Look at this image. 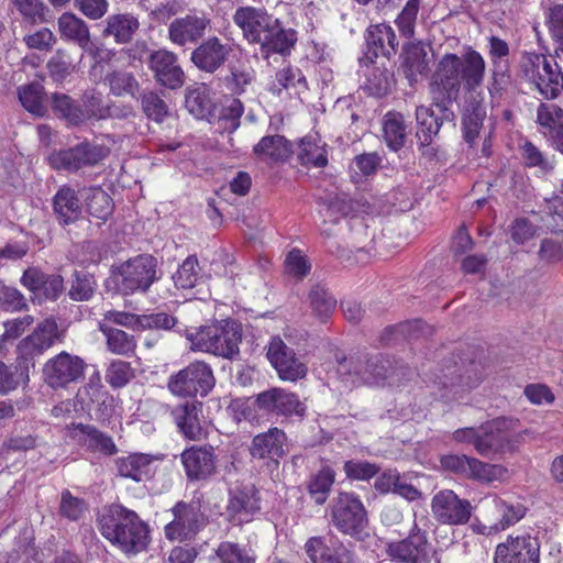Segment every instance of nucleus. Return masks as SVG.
Instances as JSON below:
<instances>
[{"instance_id": "nucleus-1", "label": "nucleus", "mask_w": 563, "mask_h": 563, "mask_svg": "<svg viewBox=\"0 0 563 563\" xmlns=\"http://www.w3.org/2000/svg\"><path fill=\"white\" fill-rule=\"evenodd\" d=\"M457 62L459 55L444 54L432 75L430 95L432 106L439 110L440 114L435 115L433 110L427 106L421 104L416 108L417 137L420 146L423 147V154L433 151L430 145L444 123L454 125L455 114L450 107L457 100L462 85L473 89L479 82L482 69L479 70L478 65L466 59V68L459 71L460 64Z\"/></svg>"}, {"instance_id": "nucleus-2", "label": "nucleus", "mask_w": 563, "mask_h": 563, "mask_svg": "<svg viewBox=\"0 0 563 563\" xmlns=\"http://www.w3.org/2000/svg\"><path fill=\"white\" fill-rule=\"evenodd\" d=\"M234 24L242 31L249 44H256L265 58L271 54L290 55L298 41V32L264 8L239 7L233 14Z\"/></svg>"}, {"instance_id": "nucleus-3", "label": "nucleus", "mask_w": 563, "mask_h": 563, "mask_svg": "<svg viewBox=\"0 0 563 563\" xmlns=\"http://www.w3.org/2000/svg\"><path fill=\"white\" fill-rule=\"evenodd\" d=\"M518 420L500 418L479 428H463L453 433L456 442L473 443L483 456L515 452L523 441L527 431L518 430Z\"/></svg>"}, {"instance_id": "nucleus-4", "label": "nucleus", "mask_w": 563, "mask_h": 563, "mask_svg": "<svg viewBox=\"0 0 563 563\" xmlns=\"http://www.w3.org/2000/svg\"><path fill=\"white\" fill-rule=\"evenodd\" d=\"M101 534L125 553H137L148 543L147 526L139 516L121 505H112L99 517Z\"/></svg>"}, {"instance_id": "nucleus-5", "label": "nucleus", "mask_w": 563, "mask_h": 563, "mask_svg": "<svg viewBox=\"0 0 563 563\" xmlns=\"http://www.w3.org/2000/svg\"><path fill=\"white\" fill-rule=\"evenodd\" d=\"M242 325L235 320H218L201 325L195 331H187L186 339L192 351L210 353L216 356L232 360L240 354Z\"/></svg>"}, {"instance_id": "nucleus-6", "label": "nucleus", "mask_w": 563, "mask_h": 563, "mask_svg": "<svg viewBox=\"0 0 563 563\" xmlns=\"http://www.w3.org/2000/svg\"><path fill=\"white\" fill-rule=\"evenodd\" d=\"M161 278L157 258L140 254L111 267V279L118 292L129 296L146 292Z\"/></svg>"}, {"instance_id": "nucleus-7", "label": "nucleus", "mask_w": 563, "mask_h": 563, "mask_svg": "<svg viewBox=\"0 0 563 563\" xmlns=\"http://www.w3.org/2000/svg\"><path fill=\"white\" fill-rule=\"evenodd\" d=\"M60 340L62 332L58 330V324L53 317L38 322L33 332L22 339L16 346V382L29 383L30 371L35 367V360Z\"/></svg>"}, {"instance_id": "nucleus-8", "label": "nucleus", "mask_w": 563, "mask_h": 563, "mask_svg": "<svg viewBox=\"0 0 563 563\" xmlns=\"http://www.w3.org/2000/svg\"><path fill=\"white\" fill-rule=\"evenodd\" d=\"M522 77L547 100L563 92V71L559 64L543 54L527 53L520 63Z\"/></svg>"}, {"instance_id": "nucleus-9", "label": "nucleus", "mask_w": 563, "mask_h": 563, "mask_svg": "<svg viewBox=\"0 0 563 563\" xmlns=\"http://www.w3.org/2000/svg\"><path fill=\"white\" fill-rule=\"evenodd\" d=\"M466 59L468 62H474L479 68L482 67V75L477 86L473 89H468L465 85H462L466 92L463 114V132L465 141L472 144L478 137L484 120L486 119V107L484 104V96L481 89L485 78L486 62L477 51L468 48L464 54L459 56V70L466 68Z\"/></svg>"}, {"instance_id": "nucleus-10", "label": "nucleus", "mask_w": 563, "mask_h": 563, "mask_svg": "<svg viewBox=\"0 0 563 563\" xmlns=\"http://www.w3.org/2000/svg\"><path fill=\"white\" fill-rule=\"evenodd\" d=\"M332 522L343 533L358 536L367 526V514L360 498L340 493L332 507Z\"/></svg>"}, {"instance_id": "nucleus-11", "label": "nucleus", "mask_w": 563, "mask_h": 563, "mask_svg": "<svg viewBox=\"0 0 563 563\" xmlns=\"http://www.w3.org/2000/svg\"><path fill=\"white\" fill-rule=\"evenodd\" d=\"M540 544L537 538L528 533L509 534L497 544L494 563H539Z\"/></svg>"}, {"instance_id": "nucleus-12", "label": "nucleus", "mask_w": 563, "mask_h": 563, "mask_svg": "<svg viewBox=\"0 0 563 563\" xmlns=\"http://www.w3.org/2000/svg\"><path fill=\"white\" fill-rule=\"evenodd\" d=\"M174 519L165 527V536L170 541L192 539L206 525V517L196 503H178L173 508Z\"/></svg>"}, {"instance_id": "nucleus-13", "label": "nucleus", "mask_w": 563, "mask_h": 563, "mask_svg": "<svg viewBox=\"0 0 563 563\" xmlns=\"http://www.w3.org/2000/svg\"><path fill=\"white\" fill-rule=\"evenodd\" d=\"M387 553L398 562L427 563L431 553V544L426 532L413 520L408 537L401 541L388 543Z\"/></svg>"}, {"instance_id": "nucleus-14", "label": "nucleus", "mask_w": 563, "mask_h": 563, "mask_svg": "<svg viewBox=\"0 0 563 563\" xmlns=\"http://www.w3.org/2000/svg\"><path fill=\"white\" fill-rule=\"evenodd\" d=\"M146 64L159 86L176 90L185 84L186 76L175 53L167 49L153 51Z\"/></svg>"}, {"instance_id": "nucleus-15", "label": "nucleus", "mask_w": 563, "mask_h": 563, "mask_svg": "<svg viewBox=\"0 0 563 563\" xmlns=\"http://www.w3.org/2000/svg\"><path fill=\"white\" fill-rule=\"evenodd\" d=\"M433 517L443 525H464L472 515L470 501L459 498L451 489L438 492L431 500Z\"/></svg>"}, {"instance_id": "nucleus-16", "label": "nucleus", "mask_w": 563, "mask_h": 563, "mask_svg": "<svg viewBox=\"0 0 563 563\" xmlns=\"http://www.w3.org/2000/svg\"><path fill=\"white\" fill-rule=\"evenodd\" d=\"M211 20L205 12H190L168 25V38L178 46L194 45L203 38Z\"/></svg>"}, {"instance_id": "nucleus-17", "label": "nucleus", "mask_w": 563, "mask_h": 563, "mask_svg": "<svg viewBox=\"0 0 563 563\" xmlns=\"http://www.w3.org/2000/svg\"><path fill=\"white\" fill-rule=\"evenodd\" d=\"M233 46L218 36L203 40L191 52L190 60L201 71L214 74L229 60Z\"/></svg>"}, {"instance_id": "nucleus-18", "label": "nucleus", "mask_w": 563, "mask_h": 563, "mask_svg": "<svg viewBox=\"0 0 563 563\" xmlns=\"http://www.w3.org/2000/svg\"><path fill=\"white\" fill-rule=\"evenodd\" d=\"M84 369L85 363L80 357L62 352L46 362L43 374L52 387L64 386L75 383L84 374Z\"/></svg>"}, {"instance_id": "nucleus-19", "label": "nucleus", "mask_w": 563, "mask_h": 563, "mask_svg": "<svg viewBox=\"0 0 563 563\" xmlns=\"http://www.w3.org/2000/svg\"><path fill=\"white\" fill-rule=\"evenodd\" d=\"M180 461L191 481H202L216 472V455L210 445H192L183 451Z\"/></svg>"}, {"instance_id": "nucleus-20", "label": "nucleus", "mask_w": 563, "mask_h": 563, "mask_svg": "<svg viewBox=\"0 0 563 563\" xmlns=\"http://www.w3.org/2000/svg\"><path fill=\"white\" fill-rule=\"evenodd\" d=\"M367 51L360 58V63H374L379 55L390 57L395 55L398 47V41L395 31L388 24L380 23L371 25L366 32Z\"/></svg>"}, {"instance_id": "nucleus-21", "label": "nucleus", "mask_w": 563, "mask_h": 563, "mask_svg": "<svg viewBox=\"0 0 563 563\" xmlns=\"http://www.w3.org/2000/svg\"><path fill=\"white\" fill-rule=\"evenodd\" d=\"M260 509L258 493L252 485L233 490L227 506L228 517L234 525L252 521Z\"/></svg>"}, {"instance_id": "nucleus-22", "label": "nucleus", "mask_w": 563, "mask_h": 563, "mask_svg": "<svg viewBox=\"0 0 563 563\" xmlns=\"http://www.w3.org/2000/svg\"><path fill=\"white\" fill-rule=\"evenodd\" d=\"M537 123L550 145L563 154V110L554 103L541 102L537 109Z\"/></svg>"}, {"instance_id": "nucleus-23", "label": "nucleus", "mask_w": 563, "mask_h": 563, "mask_svg": "<svg viewBox=\"0 0 563 563\" xmlns=\"http://www.w3.org/2000/svg\"><path fill=\"white\" fill-rule=\"evenodd\" d=\"M21 284L34 296L48 300H56L64 291V279L60 275H47L36 267L24 271Z\"/></svg>"}, {"instance_id": "nucleus-24", "label": "nucleus", "mask_w": 563, "mask_h": 563, "mask_svg": "<svg viewBox=\"0 0 563 563\" xmlns=\"http://www.w3.org/2000/svg\"><path fill=\"white\" fill-rule=\"evenodd\" d=\"M286 433L278 428H271L253 438L250 454L254 459L278 461L286 454Z\"/></svg>"}, {"instance_id": "nucleus-25", "label": "nucleus", "mask_w": 563, "mask_h": 563, "mask_svg": "<svg viewBox=\"0 0 563 563\" xmlns=\"http://www.w3.org/2000/svg\"><path fill=\"white\" fill-rule=\"evenodd\" d=\"M260 407L276 411L284 416L302 417L306 411L303 402L286 389H267L260 394L256 400Z\"/></svg>"}, {"instance_id": "nucleus-26", "label": "nucleus", "mask_w": 563, "mask_h": 563, "mask_svg": "<svg viewBox=\"0 0 563 563\" xmlns=\"http://www.w3.org/2000/svg\"><path fill=\"white\" fill-rule=\"evenodd\" d=\"M485 511L488 517L490 512H497L498 518L494 521L497 529L501 531L515 526L526 515L527 508L523 504L516 501H507L497 495L487 496L485 499Z\"/></svg>"}, {"instance_id": "nucleus-27", "label": "nucleus", "mask_w": 563, "mask_h": 563, "mask_svg": "<svg viewBox=\"0 0 563 563\" xmlns=\"http://www.w3.org/2000/svg\"><path fill=\"white\" fill-rule=\"evenodd\" d=\"M53 211L60 225L75 223L82 213V205L77 191L69 186H62L53 197Z\"/></svg>"}, {"instance_id": "nucleus-28", "label": "nucleus", "mask_w": 563, "mask_h": 563, "mask_svg": "<svg viewBox=\"0 0 563 563\" xmlns=\"http://www.w3.org/2000/svg\"><path fill=\"white\" fill-rule=\"evenodd\" d=\"M253 154L258 161L268 165L283 164L292 154V147L283 135H266L254 145Z\"/></svg>"}, {"instance_id": "nucleus-29", "label": "nucleus", "mask_w": 563, "mask_h": 563, "mask_svg": "<svg viewBox=\"0 0 563 563\" xmlns=\"http://www.w3.org/2000/svg\"><path fill=\"white\" fill-rule=\"evenodd\" d=\"M401 59L400 70L410 86L417 84L429 70L427 49L421 42L405 45Z\"/></svg>"}, {"instance_id": "nucleus-30", "label": "nucleus", "mask_w": 563, "mask_h": 563, "mask_svg": "<svg viewBox=\"0 0 563 563\" xmlns=\"http://www.w3.org/2000/svg\"><path fill=\"white\" fill-rule=\"evenodd\" d=\"M200 412L201 404L196 400L186 401L173 411L178 429L189 440L197 441L206 437L199 419Z\"/></svg>"}, {"instance_id": "nucleus-31", "label": "nucleus", "mask_w": 563, "mask_h": 563, "mask_svg": "<svg viewBox=\"0 0 563 563\" xmlns=\"http://www.w3.org/2000/svg\"><path fill=\"white\" fill-rule=\"evenodd\" d=\"M360 73L365 77L361 87L374 97H384L390 92L395 79L394 74L386 67L375 66L374 63H360Z\"/></svg>"}, {"instance_id": "nucleus-32", "label": "nucleus", "mask_w": 563, "mask_h": 563, "mask_svg": "<svg viewBox=\"0 0 563 563\" xmlns=\"http://www.w3.org/2000/svg\"><path fill=\"white\" fill-rule=\"evenodd\" d=\"M213 387L214 376L211 367L205 362L189 364L177 374L172 375L168 387Z\"/></svg>"}, {"instance_id": "nucleus-33", "label": "nucleus", "mask_w": 563, "mask_h": 563, "mask_svg": "<svg viewBox=\"0 0 563 563\" xmlns=\"http://www.w3.org/2000/svg\"><path fill=\"white\" fill-rule=\"evenodd\" d=\"M59 35L63 40L77 44L87 51L91 44L88 24L75 13L64 12L57 20Z\"/></svg>"}, {"instance_id": "nucleus-34", "label": "nucleus", "mask_w": 563, "mask_h": 563, "mask_svg": "<svg viewBox=\"0 0 563 563\" xmlns=\"http://www.w3.org/2000/svg\"><path fill=\"white\" fill-rule=\"evenodd\" d=\"M139 27L140 22L133 14H112L106 20V27L102 31V36L113 37L119 44H126L132 41Z\"/></svg>"}, {"instance_id": "nucleus-35", "label": "nucleus", "mask_w": 563, "mask_h": 563, "mask_svg": "<svg viewBox=\"0 0 563 563\" xmlns=\"http://www.w3.org/2000/svg\"><path fill=\"white\" fill-rule=\"evenodd\" d=\"M306 552L310 563H349L345 549H331L324 538L313 537L306 543Z\"/></svg>"}, {"instance_id": "nucleus-36", "label": "nucleus", "mask_w": 563, "mask_h": 563, "mask_svg": "<svg viewBox=\"0 0 563 563\" xmlns=\"http://www.w3.org/2000/svg\"><path fill=\"white\" fill-rule=\"evenodd\" d=\"M118 472L135 482L145 481L153 474V459L145 454H131L118 461Z\"/></svg>"}, {"instance_id": "nucleus-37", "label": "nucleus", "mask_w": 563, "mask_h": 563, "mask_svg": "<svg viewBox=\"0 0 563 563\" xmlns=\"http://www.w3.org/2000/svg\"><path fill=\"white\" fill-rule=\"evenodd\" d=\"M51 100L54 113L71 125H78L89 119L90 113L66 93L54 92Z\"/></svg>"}, {"instance_id": "nucleus-38", "label": "nucleus", "mask_w": 563, "mask_h": 563, "mask_svg": "<svg viewBox=\"0 0 563 563\" xmlns=\"http://www.w3.org/2000/svg\"><path fill=\"white\" fill-rule=\"evenodd\" d=\"M308 301L313 316L321 322H325L336 307L334 296L320 283H316L311 286L308 292Z\"/></svg>"}, {"instance_id": "nucleus-39", "label": "nucleus", "mask_w": 563, "mask_h": 563, "mask_svg": "<svg viewBox=\"0 0 563 563\" xmlns=\"http://www.w3.org/2000/svg\"><path fill=\"white\" fill-rule=\"evenodd\" d=\"M465 477L486 484L505 482L509 478V471L500 464H489L475 457H470Z\"/></svg>"}, {"instance_id": "nucleus-40", "label": "nucleus", "mask_w": 563, "mask_h": 563, "mask_svg": "<svg viewBox=\"0 0 563 563\" xmlns=\"http://www.w3.org/2000/svg\"><path fill=\"white\" fill-rule=\"evenodd\" d=\"M254 79V69L247 63L236 60L229 65L228 74L223 77V84L232 95H242L253 84Z\"/></svg>"}, {"instance_id": "nucleus-41", "label": "nucleus", "mask_w": 563, "mask_h": 563, "mask_svg": "<svg viewBox=\"0 0 563 563\" xmlns=\"http://www.w3.org/2000/svg\"><path fill=\"white\" fill-rule=\"evenodd\" d=\"M298 159L303 166L325 167L328 165L327 144L312 136L303 137L299 145Z\"/></svg>"}, {"instance_id": "nucleus-42", "label": "nucleus", "mask_w": 563, "mask_h": 563, "mask_svg": "<svg viewBox=\"0 0 563 563\" xmlns=\"http://www.w3.org/2000/svg\"><path fill=\"white\" fill-rule=\"evenodd\" d=\"M383 136L387 146L393 151H398L405 145L407 125L401 113L389 111L385 114L383 121Z\"/></svg>"}, {"instance_id": "nucleus-43", "label": "nucleus", "mask_w": 563, "mask_h": 563, "mask_svg": "<svg viewBox=\"0 0 563 563\" xmlns=\"http://www.w3.org/2000/svg\"><path fill=\"white\" fill-rule=\"evenodd\" d=\"M99 329L107 338V345L110 352L119 355H129L134 352L136 341L133 335L106 324H100Z\"/></svg>"}, {"instance_id": "nucleus-44", "label": "nucleus", "mask_w": 563, "mask_h": 563, "mask_svg": "<svg viewBox=\"0 0 563 563\" xmlns=\"http://www.w3.org/2000/svg\"><path fill=\"white\" fill-rule=\"evenodd\" d=\"M111 93L117 97L131 96L135 97L140 89V84L132 73L125 70H113L108 73L104 78Z\"/></svg>"}, {"instance_id": "nucleus-45", "label": "nucleus", "mask_w": 563, "mask_h": 563, "mask_svg": "<svg viewBox=\"0 0 563 563\" xmlns=\"http://www.w3.org/2000/svg\"><path fill=\"white\" fill-rule=\"evenodd\" d=\"M334 481L335 472L329 466L322 467L311 476L308 483V492L317 504L325 503Z\"/></svg>"}, {"instance_id": "nucleus-46", "label": "nucleus", "mask_w": 563, "mask_h": 563, "mask_svg": "<svg viewBox=\"0 0 563 563\" xmlns=\"http://www.w3.org/2000/svg\"><path fill=\"white\" fill-rule=\"evenodd\" d=\"M523 165L528 168H538L543 175L551 173L555 167L553 158L548 157L531 141L526 140L520 146Z\"/></svg>"}, {"instance_id": "nucleus-47", "label": "nucleus", "mask_w": 563, "mask_h": 563, "mask_svg": "<svg viewBox=\"0 0 563 563\" xmlns=\"http://www.w3.org/2000/svg\"><path fill=\"white\" fill-rule=\"evenodd\" d=\"M244 106L238 98H227L218 117V125L223 132L233 133L239 126Z\"/></svg>"}, {"instance_id": "nucleus-48", "label": "nucleus", "mask_w": 563, "mask_h": 563, "mask_svg": "<svg viewBox=\"0 0 563 563\" xmlns=\"http://www.w3.org/2000/svg\"><path fill=\"white\" fill-rule=\"evenodd\" d=\"M252 552L243 545L233 542H221L216 551L212 563H254Z\"/></svg>"}, {"instance_id": "nucleus-49", "label": "nucleus", "mask_w": 563, "mask_h": 563, "mask_svg": "<svg viewBox=\"0 0 563 563\" xmlns=\"http://www.w3.org/2000/svg\"><path fill=\"white\" fill-rule=\"evenodd\" d=\"M141 109L148 120L162 123L168 115L169 109L165 100L153 90L140 95Z\"/></svg>"}, {"instance_id": "nucleus-50", "label": "nucleus", "mask_w": 563, "mask_h": 563, "mask_svg": "<svg viewBox=\"0 0 563 563\" xmlns=\"http://www.w3.org/2000/svg\"><path fill=\"white\" fill-rule=\"evenodd\" d=\"M96 288L97 283L93 275L82 271H75L68 296L74 301H88L93 297Z\"/></svg>"}, {"instance_id": "nucleus-51", "label": "nucleus", "mask_w": 563, "mask_h": 563, "mask_svg": "<svg viewBox=\"0 0 563 563\" xmlns=\"http://www.w3.org/2000/svg\"><path fill=\"white\" fill-rule=\"evenodd\" d=\"M87 211L90 216L106 221L113 211L112 198L101 188H91L86 196Z\"/></svg>"}, {"instance_id": "nucleus-52", "label": "nucleus", "mask_w": 563, "mask_h": 563, "mask_svg": "<svg viewBox=\"0 0 563 563\" xmlns=\"http://www.w3.org/2000/svg\"><path fill=\"white\" fill-rule=\"evenodd\" d=\"M43 92L42 85L29 84L19 88V99L25 110L37 117H43L45 114Z\"/></svg>"}, {"instance_id": "nucleus-53", "label": "nucleus", "mask_w": 563, "mask_h": 563, "mask_svg": "<svg viewBox=\"0 0 563 563\" xmlns=\"http://www.w3.org/2000/svg\"><path fill=\"white\" fill-rule=\"evenodd\" d=\"M23 20L31 24L46 22L47 7L42 0H11Z\"/></svg>"}, {"instance_id": "nucleus-54", "label": "nucleus", "mask_w": 563, "mask_h": 563, "mask_svg": "<svg viewBox=\"0 0 563 563\" xmlns=\"http://www.w3.org/2000/svg\"><path fill=\"white\" fill-rule=\"evenodd\" d=\"M276 82L279 88H276L274 85V87L271 88V91L274 93H279L282 89H307V80L302 71L291 65L285 66L276 73Z\"/></svg>"}, {"instance_id": "nucleus-55", "label": "nucleus", "mask_w": 563, "mask_h": 563, "mask_svg": "<svg viewBox=\"0 0 563 563\" xmlns=\"http://www.w3.org/2000/svg\"><path fill=\"white\" fill-rule=\"evenodd\" d=\"M198 277V260L195 255H189L173 275V280L177 288L190 289L195 287Z\"/></svg>"}, {"instance_id": "nucleus-56", "label": "nucleus", "mask_w": 563, "mask_h": 563, "mask_svg": "<svg viewBox=\"0 0 563 563\" xmlns=\"http://www.w3.org/2000/svg\"><path fill=\"white\" fill-rule=\"evenodd\" d=\"M80 168L87 166H95L109 155V148L104 145L81 142L76 145Z\"/></svg>"}, {"instance_id": "nucleus-57", "label": "nucleus", "mask_w": 563, "mask_h": 563, "mask_svg": "<svg viewBox=\"0 0 563 563\" xmlns=\"http://www.w3.org/2000/svg\"><path fill=\"white\" fill-rule=\"evenodd\" d=\"M420 2L421 0H408L395 21L400 34L405 37H411L415 34Z\"/></svg>"}, {"instance_id": "nucleus-58", "label": "nucleus", "mask_w": 563, "mask_h": 563, "mask_svg": "<svg viewBox=\"0 0 563 563\" xmlns=\"http://www.w3.org/2000/svg\"><path fill=\"white\" fill-rule=\"evenodd\" d=\"M75 66L63 49H57L47 62L51 78L56 82H63L73 71Z\"/></svg>"}, {"instance_id": "nucleus-59", "label": "nucleus", "mask_w": 563, "mask_h": 563, "mask_svg": "<svg viewBox=\"0 0 563 563\" xmlns=\"http://www.w3.org/2000/svg\"><path fill=\"white\" fill-rule=\"evenodd\" d=\"M294 355V351L288 347L280 338L272 339L267 351V358L277 372H283L284 375H286V373L289 374V372L285 369L286 367L283 366L288 358Z\"/></svg>"}, {"instance_id": "nucleus-60", "label": "nucleus", "mask_w": 563, "mask_h": 563, "mask_svg": "<svg viewBox=\"0 0 563 563\" xmlns=\"http://www.w3.org/2000/svg\"><path fill=\"white\" fill-rule=\"evenodd\" d=\"M79 429L80 432L86 435L85 441L90 449L108 455L115 452V445L111 438L106 437L103 433L89 426L80 424Z\"/></svg>"}, {"instance_id": "nucleus-61", "label": "nucleus", "mask_w": 563, "mask_h": 563, "mask_svg": "<svg viewBox=\"0 0 563 563\" xmlns=\"http://www.w3.org/2000/svg\"><path fill=\"white\" fill-rule=\"evenodd\" d=\"M49 165L57 170L77 172L80 169L76 145L54 152L48 157Z\"/></svg>"}, {"instance_id": "nucleus-62", "label": "nucleus", "mask_w": 563, "mask_h": 563, "mask_svg": "<svg viewBox=\"0 0 563 563\" xmlns=\"http://www.w3.org/2000/svg\"><path fill=\"white\" fill-rule=\"evenodd\" d=\"M185 104L191 114L203 119L210 112L211 101L203 90L197 88L188 91Z\"/></svg>"}, {"instance_id": "nucleus-63", "label": "nucleus", "mask_w": 563, "mask_h": 563, "mask_svg": "<svg viewBox=\"0 0 563 563\" xmlns=\"http://www.w3.org/2000/svg\"><path fill=\"white\" fill-rule=\"evenodd\" d=\"M488 91L492 98L500 96L510 81L509 63L492 64Z\"/></svg>"}, {"instance_id": "nucleus-64", "label": "nucleus", "mask_w": 563, "mask_h": 563, "mask_svg": "<svg viewBox=\"0 0 563 563\" xmlns=\"http://www.w3.org/2000/svg\"><path fill=\"white\" fill-rule=\"evenodd\" d=\"M133 376L134 372L128 362L114 361L108 367L106 378L112 387H123Z\"/></svg>"}]
</instances>
